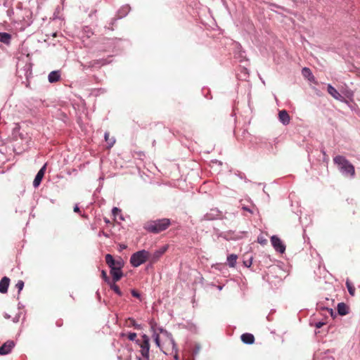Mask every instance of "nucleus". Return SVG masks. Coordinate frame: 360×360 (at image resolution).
<instances>
[{
	"label": "nucleus",
	"mask_w": 360,
	"mask_h": 360,
	"mask_svg": "<svg viewBox=\"0 0 360 360\" xmlns=\"http://www.w3.org/2000/svg\"><path fill=\"white\" fill-rule=\"evenodd\" d=\"M101 276L106 283H110V281L105 271L103 270L101 271Z\"/></svg>",
	"instance_id": "obj_26"
},
{
	"label": "nucleus",
	"mask_w": 360,
	"mask_h": 360,
	"mask_svg": "<svg viewBox=\"0 0 360 360\" xmlns=\"http://www.w3.org/2000/svg\"><path fill=\"white\" fill-rule=\"evenodd\" d=\"M174 359L175 360H179V354H178V353H177V351H176V352H175V354H174Z\"/></svg>",
	"instance_id": "obj_34"
},
{
	"label": "nucleus",
	"mask_w": 360,
	"mask_h": 360,
	"mask_svg": "<svg viewBox=\"0 0 360 360\" xmlns=\"http://www.w3.org/2000/svg\"><path fill=\"white\" fill-rule=\"evenodd\" d=\"M110 275L112 276L113 282L119 281L123 276L122 269L110 268Z\"/></svg>",
	"instance_id": "obj_11"
},
{
	"label": "nucleus",
	"mask_w": 360,
	"mask_h": 360,
	"mask_svg": "<svg viewBox=\"0 0 360 360\" xmlns=\"http://www.w3.org/2000/svg\"><path fill=\"white\" fill-rule=\"evenodd\" d=\"M15 346L13 340H8L0 347V355L9 354Z\"/></svg>",
	"instance_id": "obj_9"
},
{
	"label": "nucleus",
	"mask_w": 360,
	"mask_h": 360,
	"mask_svg": "<svg viewBox=\"0 0 360 360\" xmlns=\"http://www.w3.org/2000/svg\"><path fill=\"white\" fill-rule=\"evenodd\" d=\"M302 74H303L305 77H307V76H311V77L312 79H314V76L312 75V73H311V72L310 69H309V68H304L302 69Z\"/></svg>",
	"instance_id": "obj_24"
},
{
	"label": "nucleus",
	"mask_w": 360,
	"mask_h": 360,
	"mask_svg": "<svg viewBox=\"0 0 360 360\" xmlns=\"http://www.w3.org/2000/svg\"><path fill=\"white\" fill-rule=\"evenodd\" d=\"M154 341L158 347H160V340L159 334L155 333L154 335Z\"/></svg>",
	"instance_id": "obj_28"
},
{
	"label": "nucleus",
	"mask_w": 360,
	"mask_h": 360,
	"mask_svg": "<svg viewBox=\"0 0 360 360\" xmlns=\"http://www.w3.org/2000/svg\"><path fill=\"white\" fill-rule=\"evenodd\" d=\"M171 224L170 220L167 218L150 221L146 223L144 229L153 233H159L166 230Z\"/></svg>",
	"instance_id": "obj_2"
},
{
	"label": "nucleus",
	"mask_w": 360,
	"mask_h": 360,
	"mask_svg": "<svg viewBox=\"0 0 360 360\" xmlns=\"http://www.w3.org/2000/svg\"><path fill=\"white\" fill-rule=\"evenodd\" d=\"M279 120L284 124L287 125L290 123V117L285 110L279 111L278 113Z\"/></svg>",
	"instance_id": "obj_14"
},
{
	"label": "nucleus",
	"mask_w": 360,
	"mask_h": 360,
	"mask_svg": "<svg viewBox=\"0 0 360 360\" xmlns=\"http://www.w3.org/2000/svg\"><path fill=\"white\" fill-rule=\"evenodd\" d=\"M338 312L341 316L347 315L349 313V307L344 302L338 304Z\"/></svg>",
	"instance_id": "obj_17"
},
{
	"label": "nucleus",
	"mask_w": 360,
	"mask_h": 360,
	"mask_svg": "<svg viewBox=\"0 0 360 360\" xmlns=\"http://www.w3.org/2000/svg\"><path fill=\"white\" fill-rule=\"evenodd\" d=\"M105 262L110 269V268L122 269L124 267V262L120 257L118 258L117 259H115L111 255L107 254L105 255Z\"/></svg>",
	"instance_id": "obj_6"
},
{
	"label": "nucleus",
	"mask_w": 360,
	"mask_h": 360,
	"mask_svg": "<svg viewBox=\"0 0 360 360\" xmlns=\"http://www.w3.org/2000/svg\"><path fill=\"white\" fill-rule=\"evenodd\" d=\"M136 342L141 347V354L142 356L146 360H149V352H150V342L149 338L146 335H142V341L139 340H136Z\"/></svg>",
	"instance_id": "obj_5"
},
{
	"label": "nucleus",
	"mask_w": 360,
	"mask_h": 360,
	"mask_svg": "<svg viewBox=\"0 0 360 360\" xmlns=\"http://www.w3.org/2000/svg\"><path fill=\"white\" fill-rule=\"evenodd\" d=\"M109 136H110V134L108 132L105 133V139L108 142L109 146L110 147H112L113 146V144L115 143V141L113 138L110 139Z\"/></svg>",
	"instance_id": "obj_23"
},
{
	"label": "nucleus",
	"mask_w": 360,
	"mask_h": 360,
	"mask_svg": "<svg viewBox=\"0 0 360 360\" xmlns=\"http://www.w3.org/2000/svg\"><path fill=\"white\" fill-rule=\"evenodd\" d=\"M16 72L20 77H25L27 80L31 77L32 63L27 56L18 59L16 65Z\"/></svg>",
	"instance_id": "obj_3"
},
{
	"label": "nucleus",
	"mask_w": 360,
	"mask_h": 360,
	"mask_svg": "<svg viewBox=\"0 0 360 360\" xmlns=\"http://www.w3.org/2000/svg\"><path fill=\"white\" fill-rule=\"evenodd\" d=\"M328 93L338 101H341L342 96L331 85L328 84L327 87Z\"/></svg>",
	"instance_id": "obj_15"
},
{
	"label": "nucleus",
	"mask_w": 360,
	"mask_h": 360,
	"mask_svg": "<svg viewBox=\"0 0 360 360\" xmlns=\"http://www.w3.org/2000/svg\"><path fill=\"white\" fill-rule=\"evenodd\" d=\"M44 174H45V165H44L41 167V168L39 169V171L38 172V173L37 174V175L34 179L33 186L34 188H37L40 185L41 180L44 176Z\"/></svg>",
	"instance_id": "obj_10"
},
{
	"label": "nucleus",
	"mask_w": 360,
	"mask_h": 360,
	"mask_svg": "<svg viewBox=\"0 0 360 360\" xmlns=\"http://www.w3.org/2000/svg\"><path fill=\"white\" fill-rule=\"evenodd\" d=\"M24 287V282L21 280H19L15 284V288L18 290V293L22 290Z\"/></svg>",
	"instance_id": "obj_25"
},
{
	"label": "nucleus",
	"mask_w": 360,
	"mask_h": 360,
	"mask_svg": "<svg viewBox=\"0 0 360 360\" xmlns=\"http://www.w3.org/2000/svg\"><path fill=\"white\" fill-rule=\"evenodd\" d=\"M115 283H116V282H113V283L110 282V283H108V284H109V285H110V288H111V289H112V290H113L116 294H117L118 295L121 296V295H122V292H121V290H120V289L119 286H118V285H117L115 284Z\"/></svg>",
	"instance_id": "obj_20"
},
{
	"label": "nucleus",
	"mask_w": 360,
	"mask_h": 360,
	"mask_svg": "<svg viewBox=\"0 0 360 360\" xmlns=\"http://www.w3.org/2000/svg\"><path fill=\"white\" fill-rule=\"evenodd\" d=\"M11 36L10 34L6 32H0V41L5 44H9L11 42Z\"/></svg>",
	"instance_id": "obj_18"
},
{
	"label": "nucleus",
	"mask_w": 360,
	"mask_h": 360,
	"mask_svg": "<svg viewBox=\"0 0 360 360\" xmlns=\"http://www.w3.org/2000/svg\"><path fill=\"white\" fill-rule=\"evenodd\" d=\"M258 242L261 244H266V240L262 238H258Z\"/></svg>",
	"instance_id": "obj_31"
},
{
	"label": "nucleus",
	"mask_w": 360,
	"mask_h": 360,
	"mask_svg": "<svg viewBox=\"0 0 360 360\" xmlns=\"http://www.w3.org/2000/svg\"><path fill=\"white\" fill-rule=\"evenodd\" d=\"M10 283V279L7 276L3 277L0 281V292L6 293Z\"/></svg>",
	"instance_id": "obj_13"
},
{
	"label": "nucleus",
	"mask_w": 360,
	"mask_h": 360,
	"mask_svg": "<svg viewBox=\"0 0 360 360\" xmlns=\"http://www.w3.org/2000/svg\"><path fill=\"white\" fill-rule=\"evenodd\" d=\"M61 79V71L55 70L51 72L48 75V80L50 83H55L60 81Z\"/></svg>",
	"instance_id": "obj_12"
},
{
	"label": "nucleus",
	"mask_w": 360,
	"mask_h": 360,
	"mask_svg": "<svg viewBox=\"0 0 360 360\" xmlns=\"http://www.w3.org/2000/svg\"><path fill=\"white\" fill-rule=\"evenodd\" d=\"M136 333H129L128 335H127V338L129 340L131 341H136L137 340L136 338Z\"/></svg>",
	"instance_id": "obj_27"
},
{
	"label": "nucleus",
	"mask_w": 360,
	"mask_h": 360,
	"mask_svg": "<svg viewBox=\"0 0 360 360\" xmlns=\"http://www.w3.org/2000/svg\"><path fill=\"white\" fill-rule=\"evenodd\" d=\"M120 211V210L117 207H114L112 210V212L113 215H115V216H116Z\"/></svg>",
	"instance_id": "obj_30"
},
{
	"label": "nucleus",
	"mask_w": 360,
	"mask_h": 360,
	"mask_svg": "<svg viewBox=\"0 0 360 360\" xmlns=\"http://www.w3.org/2000/svg\"><path fill=\"white\" fill-rule=\"evenodd\" d=\"M4 317L6 319H9L11 318V316L9 314H8L7 313H5L4 314Z\"/></svg>",
	"instance_id": "obj_33"
},
{
	"label": "nucleus",
	"mask_w": 360,
	"mask_h": 360,
	"mask_svg": "<svg viewBox=\"0 0 360 360\" xmlns=\"http://www.w3.org/2000/svg\"><path fill=\"white\" fill-rule=\"evenodd\" d=\"M74 211L75 212H79V208L77 206H75V208H74Z\"/></svg>",
	"instance_id": "obj_35"
},
{
	"label": "nucleus",
	"mask_w": 360,
	"mask_h": 360,
	"mask_svg": "<svg viewBox=\"0 0 360 360\" xmlns=\"http://www.w3.org/2000/svg\"><path fill=\"white\" fill-rule=\"evenodd\" d=\"M167 249H168V245H164V246L160 248L158 250H155L153 253L149 252L148 261L151 264L156 263L160 259V258L166 252Z\"/></svg>",
	"instance_id": "obj_7"
},
{
	"label": "nucleus",
	"mask_w": 360,
	"mask_h": 360,
	"mask_svg": "<svg viewBox=\"0 0 360 360\" xmlns=\"http://www.w3.org/2000/svg\"><path fill=\"white\" fill-rule=\"evenodd\" d=\"M243 263H244V265H245V266H246L249 267V266H250V265L252 264V259H250L249 260L244 261V262H243Z\"/></svg>",
	"instance_id": "obj_29"
},
{
	"label": "nucleus",
	"mask_w": 360,
	"mask_h": 360,
	"mask_svg": "<svg viewBox=\"0 0 360 360\" xmlns=\"http://www.w3.org/2000/svg\"><path fill=\"white\" fill-rule=\"evenodd\" d=\"M271 242L274 249L281 252L283 253L285 250V246L283 244L281 240L276 236H273L271 238Z\"/></svg>",
	"instance_id": "obj_8"
},
{
	"label": "nucleus",
	"mask_w": 360,
	"mask_h": 360,
	"mask_svg": "<svg viewBox=\"0 0 360 360\" xmlns=\"http://www.w3.org/2000/svg\"><path fill=\"white\" fill-rule=\"evenodd\" d=\"M333 162L338 165L340 171L346 176L354 177L355 174L354 167L342 155H337L333 158Z\"/></svg>",
	"instance_id": "obj_1"
},
{
	"label": "nucleus",
	"mask_w": 360,
	"mask_h": 360,
	"mask_svg": "<svg viewBox=\"0 0 360 360\" xmlns=\"http://www.w3.org/2000/svg\"><path fill=\"white\" fill-rule=\"evenodd\" d=\"M346 285H347L349 293L352 296H354L355 294V288L354 287V285L349 281H347Z\"/></svg>",
	"instance_id": "obj_21"
},
{
	"label": "nucleus",
	"mask_w": 360,
	"mask_h": 360,
	"mask_svg": "<svg viewBox=\"0 0 360 360\" xmlns=\"http://www.w3.org/2000/svg\"><path fill=\"white\" fill-rule=\"evenodd\" d=\"M238 256L235 254H231L227 257V261L230 267H235Z\"/></svg>",
	"instance_id": "obj_19"
},
{
	"label": "nucleus",
	"mask_w": 360,
	"mask_h": 360,
	"mask_svg": "<svg viewBox=\"0 0 360 360\" xmlns=\"http://www.w3.org/2000/svg\"><path fill=\"white\" fill-rule=\"evenodd\" d=\"M240 338L241 340L245 344L251 345L253 344L255 342V337L251 333H244L241 335Z\"/></svg>",
	"instance_id": "obj_16"
},
{
	"label": "nucleus",
	"mask_w": 360,
	"mask_h": 360,
	"mask_svg": "<svg viewBox=\"0 0 360 360\" xmlns=\"http://www.w3.org/2000/svg\"><path fill=\"white\" fill-rule=\"evenodd\" d=\"M127 323L128 326H133V327H134L135 328H137V329L140 328V325L137 324L136 322L135 321V320L133 319H129L127 321Z\"/></svg>",
	"instance_id": "obj_22"
},
{
	"label": "nucleus",
	"mask_w": 360,
	"mask_h": 360,
	"mask_svg": "<svg viewBox=\"0 0 360 360\" xmlns=\"http://www.w3.org/2000/svg\"><path fill=\"white\" fill-rule=\"evenodd\" d=\"M323 323L319 322V323H318L316 324V327H317L318 328H321V327L323 326Z\"/></svg>",
	"instance_id": "obj_36"
},
{
	"label": "nucleus",
	"mask_w": 360,
	"mask_h": 360,
	"mask_svg": "<svg viewBox=\"0 0 360 360\" xmlns=\"http://www.w3.org/2000/svg\"><path fill=\"white\" fill-rule=\"evenodd\" d=\"M131 295L135 297H139V294L135 291V290H132L131 291Z\"/></svg>",
	"instance_id": "obj_32"
},
{
	"label": "nucleus",
	"mask_w": 360,
	"mask_h": 360,
	"mask_svg": "<svg viewBox=\"0 0 360 360\" xmlns=\"http://www.w3.org/2000/svg\"><path fill=\"white\" fill-rule=\"evenodd\" d=\"M149 258V252L143 250L134 253L130 258V263L134 267H138Z\"/></svg>",
	"instance_id": "obj_4"
}]
</instances>
